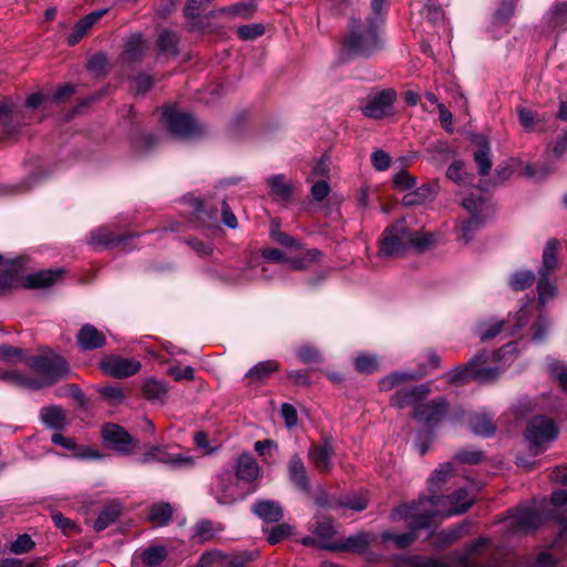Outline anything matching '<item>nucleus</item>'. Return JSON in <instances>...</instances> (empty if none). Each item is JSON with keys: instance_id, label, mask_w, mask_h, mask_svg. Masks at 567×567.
Masks as SVG:
<instances>
[{"instance_id": "obj_1", "label": "nucleus", "mask_w": 567, "mask_h": 567, "mask_svg": "<svg viewBox=\"0 0 567 567\" xmlns=\"http://www.w3.org/2000/svg\"><path fill=\"white\" fill-rule=\"evenodd\" d=\"M382 48L375 20L367 16L361 18H351L348 32L341 41L339 60L342 63L349 62L355 58H370Z\"/></svg>"}, {"instance_id": "obj_2", "label": "nucleus", "mask_w": 567, "mask_h": 567, "mask_svg": "<svg viewBox=\"0 0 567 567\" xmlns=\"http://www.w3.org/2000/svg\"><path fill=\"white\" fill-rule=\"evenodd\" d=\"M433 240L429 234L412 230L404 219L388 226L379 238L378 256L398 258L409 252H423Z\"/></svg>"}, {"instance_id": "obj_3", "label": "nucleus", "mask_w": 567, "mask_h": 567, "mask_svg": "<svg viewBox=\"0 0 567 567\" xmlns=\"http://www.w3.org/2000/svg\"><path fill=\"white\" fill-rule=\"evenodd\" d=\"M426 504L433 505V498H420L411 503H401L395 507L390 518L394 522L399 519H410L409 527L411 530L403 534H394L385 530L381 534L382 542H393L398 549H404L411 546L417 538L416 530L430 527L435 516L433 511L425 507L421 508V506H425Z\"/></svg>"}, {"instance_id": "obj_4", "label": "nucleus", "mask_w": 567, "mask_h": 567, "mask_svg": "<svg viewBox=\"0 0 567 567\" xmlns=\"http://www.w3.org/2000/svg\"><path fill=\"white\" fill-rule=\"evenodd\" d=\"M28 364L41 377H27L18 371L6 372L2 378L23 388L40 390L49 386L70 373L68 362L60 355H37L29 359Z\"/></svg>"}, {"instance_id": "obj_5", "label": "nucleus", "mask_w": 567, "mask_h": 567, "mask_svg": "<svg viewBox=\"0 0 567 567\" xmlns=\"http://www.w3.org/2000/svg\"><path fill=\"white\" fill-rule=\"evenodd\" d=\"M486 363L487 353L482 351L466 364L450 370L445 374L446 381L455 385L464 384L470 381H477L480 383L495 381L501 375L503 369L498 367H486Z\"/></svg>"}, {"instance_id": "obj_6", "label": "nucleus", "mask_w": 567, "mask_h": 567, "mask_svg": "<svg viewBox=\"0 0 567 567\" xmlns=\"http://www.w3.org/2000/svg\"><path fill=\"white\" fill-rule=\"evenodd\" d=\"M476 193H471L470 196L462 200V206L471 215V219L464 221L460 228L458 239L464 241V244H468L473 238V234L494 214V207L489 199L481 190H476Z\"/></svg>"}, {"instance_id": "obj_7", "label": "nucleus", "mask_w": 567, "mask_h": 567, "mask_svg": "<svg viewBox=\"0 0 567 567\" xmlns=\"http://www.w3.org/2000/svg\"><path fill=\"white\" fill-rule=\"evenodd\" d=\"M530 319V310L523 307L514 317V322L508 318L506 320L488 319L481 321L476 327V333L481 341L487 342L506 331L508 336H515L518 330L526 326Z\"/></svg>"}, {"instance_id": "obj_8", "label": "nucleus", "mask_w": 567, "mask_h": 567, "mask_svg": "<svg viewBox=\"0 0 567 567\" xmlns=\"http://www.w3.org/2000/svg\"><path fill=\"white\" fill-rule=\"evenodd\" d=\"M558 426L546 415L532 417L525 430V437L537 450H546L558 437Z\"/></svg>"}, {"instance_id": "obj_9", "label": "nucleus", "mask_w": 567, "mask_h": 567, "mask_svg": "<svg viewBox=\"0 0 567 567\" xmlns=\"http://www.w3.org/2000/svg\"><path fill=\"white\" fill-rule=\"evenodd\" d=\"M163 117L169 131L182 138H194L203 133L202 125L192 114L182 112L174 106H168L163 112Z\"/></svg>"}, {"instance_id": "obj_10", "label": "nucleus", "mask_w": 567, "mask_h": 567, "mask_svg": "<svg viewBox=\"0 0 567 567\" xmlns=\"http://www.w3.org/2000/svg\"><path fill=\"white\" fill-rule=\"evenodd\" d=\"M395 99L396 94L393 90H382L369 94L361 104L360 110L365 117L380 120L392 113Z\"/></svg>"}, {"instance_id": "obj_11", "label": "nucleus", "mask_w": 567, "mask_h": 567, "mask_svg": "<svg viewBox=\"0 0 567 567\" xmlns=\"http://www.w3.org/2000/svg\"><path fill=\"white\" fill-rule=\"evenodd\" d=\"M102 436L106 446L122 454H131L138 444L127 431L114 423L103 426Z\"/></svg>"}, {"instance_id": "obj_12", "label": "nucleus", "mask_w": 567, "mask_h": 567, "mask_svg": "<svg viewBox=\"0 0 567 567\" xmlns=\"http://www.w3.org/2000/svg\"><path fill=\"white\" fill-rule=\"evenodd\" d=\"M101 370L113 378H128L141 370V362L133 359L107 355L100 363Z\"/></svg>"}, {"instance_id": "obj_13", "label": "nucleus", "mask_w": 567, "mask_h": 567, "mask_svg": "<svg viewBox=\"0 0 567 567\" xmlns=\"http://www.w3.org/2000/svg\"><path fill=\"white\" fill-rule=\"evenodd\" d=\"M23 124L25 121L22 112L17 110L11 101L0 102V132L3 137H16Z\"/></svg>"}, {"instance_id": "obj_14", "label": "nucleus", "mask_w": 567, "mask_h": 567, "mask_svg": "<svg viewBox=\"0 0 567 567\" xmlns=\"http://www.w3.org/2000/svg\"><path fill=\"white\" fill-rule=\"evenodd\" d=\"M374 539L375 537L373 534L369 532H359L355 535L347 537L342 542L323 545L321 547L334 551H348L361 555L370 548Z\"/></svg>"}, {"instance_id": "obj_15", "label": "nucleus", "mask_w": 567, "mask_h": 567, "mask_svg": "<svg viewBox=\"0 0 567 567\" xmlns=\"http://www.w3.org/2000/svg\"><path fill=\"white\" fill-rule=\"evenodd\" d=\"M287 477L289 483L293 485L298 492L303 494L310 493L308 470L303 460L297 453L291 455L287 463Z\"/></svg>"}, {"instance_id": "obj_16", "label": "nucleus", "mask_w": 567, "mask_h": 567, "mask_svg": "<svg viewBox=\"0 0 567 567\" xmlns=\"http://www.w3.org/2000/svg\"><path fill=\"white\" fill-rule=\"evenodd\" d=\"M447 412V402L440 398L425 404H419L413 412V416L426 425H433L443 420Z\"/></svg>"}, {"instance_id": "obj_17", "label": "nucleus", "mask_w": 567, "mask_h": 567, "mask_svg": "<svg viewBox=\"0 0 567 567\" xmlns=\"http://www.w3.org/2000/svg\"><path fill=\"white\" fill-rule=\"evenodd\" d=\"M543 524V516L530 508L517 507L511 516L509 528L513 532L529 533Z\"/></svg>"}, {"instance_id": "obj_18", "label": "nucleus", "mask_w": 567, "mask_h": 567, "mask_svg": "<svg viewBox=\"0 0 567 567\" xmlns=\"http://www.w3.org/2000/svg\"><path fill=\"white\" fill-rule=\"evenodd\" d=\"M429 392V388L424 384L403 386L392 394L390 403L392 406L403 409L422 401Z\"/></svg>"}, {"instance_id": "obj_19", "label": "nucleus", "mask_w": 567, "mask_h": 567, "mask_svg": "<svg viewBox=\"0 0 567 567\" xmlns=\"http://www.w3.org/2000/svg\"><path fill=\"white\" fill-rule=\"evenodd\" d=\"M234 472L239 481L252 483L260 475V466L252 454L244 452L236 457Z\"/></svg>"}, {"instance_id": "obj_20", "label": "nucleus", "mask_w": 567, "mask_h": 567, "mask_svg": "<svg viewBox=\"0 0 567 567\" xmlns=\"http://www.w3.org/2000/svg\"><path fill=\"white\" fill-rule=\"evenodd\" d=\"M333 446L324 440L322 444H312L308 451V458L312 465L322 473H327L332 468Z\"/></svg>"}, {"instance_id": "obj_21", "label": "nucleus", "mask_w": 567, "mask_h": 567, "mask_svg": "<svg viewBox=\"0 0 567 567\" xmlns=\"http://www.w3.org/2000/svg\"><path fill=\"white\" fill-rule=\"evenodd\" d=\"M76 342L84 351L100 349L106 344V338L93 324L85 323L76 334Z\"/></svg>"}, {"instance_id": "obj_22", "label": "nucleus", "mask_w": 567, "mask_h": 567, "mask_svg": "<svg viewBox=\"0 0 567 567\" xmlns=\"http://www.w3.org/2000/svg\"><path fill=\"white\" fill-rule=\"evenodd\" d=\"M107 12V9H100L89 14L84 16L80 19L71 33L68 37V44L75 45L78 44L82 38L87 33V31Z\"/></svg>"}, {"instance_id": "obj_23", "label": "nucleus", "mask_w": 567, "mask_h": 567, "mask_svg": "<svg viewBox=\"0 0 567 567\" xmlns=\"http://www.w3.org/2000/svg\"><path fill=\"white\" fill-rule=\"evenodd\" d=\"M53 444L62 446L63 449L71 451L72 454L81 460H95L100 458L101 455L97 451L92 450L89 446L78 445L71 437H66L60 433H54L51 437Z\"/></svg>"}, {"instance_id": "obj_24", "label": "nucleus", "mask_w": 567, "mask_h": 567, "mask_svg": "<svg viewBox=\"0 0 567 567\" xmlns=\"http://www.w3.org/2000/svg\"><path fill=\"white\" fill-rule=\"evenodd\" d=\"M159 463L172 470H189L195 465V458L188 453L174 452L168 446H162Z\"/></svg>"}, {"instance_id": "obj_25", "label": "nucleus", "mask_w": 567, "mask_h": 567, "mask_svg": "<svg viewBox=\"0 0 567 567\" xmlns=\"http://www.w3.org/2000/svg\"><path fill=\"white\" fill-rule=\"evenodd\" d=\"M62 276V270H40L24 277L22 286L27 289L48 288Z\"/></svg>"}, {"instance_id": "obj_26", "label": "nucleus", "mask_w": 567, "mask_h": 567, "mask_svg": "<svg viewBox=\"0 0 567 567\" xmlns=\"http://www.w3.org/2000/svg\"><path fill=\"white\" fill-rule=\"evenodd\" d=\"M455 471V466L452 462H446L440 464L427 478V488L431 493V496H436L443 488V486L447 483V481L452 477Z\"/></svg>"}, {"instance_id": "obj_27", "label": "nucleus", "mask_w": 567, "mask_h": 567, "mask_svg": "<svg viewBox=\"0 0 567 567\" xmlns=\"http://www.w3.org/2000/svg\"><path fill=\"white\" fill-rule=\"evenodd\" d=\"M254 513L266 523H277L284 517L280 504L272 499L257 502L252 507Z\"/></svg>"}, {"instance_id": "obj_28", "label": "nucleus", "mask_w": 567, "mask_h": 567, "mask_svg": "<svg viewBox=\"0 0 567 567\" xmlns=\"http://www.w3.org/2000/svg\"><path fill=\"white\" fill-rule=\"evenodd\" d=\"M40 419L45 426L53 430H63L66 425V415L59 405H48L40 410Z\"/></svg>"}, {"instance_id": "obj_29", "label": "nucleus", "mask_w": 567, "mask_h": 567, "mask_svg": "<svg viewBox=\"0 0 567 567\" xmlns=\"http://www.w3.org/2000/svg\"><path fill=\"white\" fill-rule=\"evenodd\" d=\"M123 507L120 503L112 502L106 505L99 514L94 522L93 528L95 532H102L110 525L115 523L122 515Z\"/></svg>"}, {"instance_id": "obj_30", "label": "nucleus", "mask_w": 567, "mask_h": 567, "mask_svg": "<svg viewBox=\"0 0 567 567\" xmlns=\"http://www.w3.org/2000/svg\"><path fill=\"white\" fill-rule=\"evenodd\" d=\"M174 508L169 503H154L147 514V519L154 526H166L173 518Z\"/></svg>"}, {"instance_id": "obj_31", "label": "nucleus", "mask_w": 567, "mask_h": 567, "mask_svg": "<svg viewBox=\"0 0 567 567\" xmlns=\"http://www.w3.org/2000/svg\"><path fill=\"white\" fill-rule=\"evenodd\" d=\"M470 426L474 434L483 437H489L496 432L492 417L483 413L473 414L470 417Z\"/></svg>"}, {"instance_id": "obj_32", "label": "nucleus", "mask_w": 567, "mask_h": 567, "mask_svg": "<svg viewBox=\"0 0 567 567\" xmlns=\"http://www.w3.org/2000/svg\"><path fill=\"white\" fill-rule=\"evenodd\" d=\"M279 370V363L275 360H266L258 362L246 374L245 378L251 382H262L274 372Z\"/></svg>"}, {"instance_id": "obj_33", "label": "nucleus", "mask_w": 567, "mask_h": 567, "mask_svg": "<svg viewBox=\"0 0 567 567\" xmlns=\"http://www.w3.org/2000/svg\"><path fill=\"white\" fill-rule=\"evenodd\" d=\"M144 396L154 403H164L167 394V388L164 382L148 379L142 386Z\"/></svg>"}, {"instance_id": "obj_34", "label": "nucleus", "mask_w": 567, "mask_h": 567, "mask_svg": "<svg viewBox=\"0 0 567 567\" xmlns=\"http://www.w3.org/2000/svg\"><path fill=\"white\" fill-rule=\"evenodd\" d=\"M120 238L114 236L107 227H100L91 231L87 244L94 248H103L120 243Z\"/></svg>"}, {"instance_id": "obj_35", "label": "nucleus", "mask_w": 567, "mask_h": 567, "mask_svg": "<svg viewBox=\"0 0 567 567\" xmlns=\"http://www.w3.org/2000/svg\"><path fill=\"white\" fill-rule=\"evenodd\" d=\"M558 240L553 238L549 239L543 251V264L538 274L549 275L551 270H554L557 265V249H558Z\"/></svg>"}, {"instance_id": "obj_36", "label": "nucleus", "mask_w": 567, "mask_h": 567, "mask_svg": "<svg viewBox=\"0 0 567 567\" xmlns=\"http://www.w3.org/2000/svg\"><path fill=\"white\" fill-rule=\"evenodd\" d=\"M271 193L280 200L288 202L292 196V186L287 183L286 177L281 174L274 175L267 179Z\"/></svg>"}, {"instance_id": "obj_37", "label": "nucleus", "mask_w": 567, "mask_h": 567, "mask_svg": "<svg viewBox=\"0 0 567 567\" xmlns=\"http://www.w3.org/2000/svg\"><path fill=\"white\" fill-rule=\"evenodd\" d=\"M259 0H247L235 3L229 7L221 8L220 13L240 17L244 19L251 18L256 11L257 2Z\"/></svg>"}, {"instance_id": "obj_38", "label": "nucleus", "mask_w": 567, "mask_h": 567, "mask_svg": "<svg viewBox=\"0 0 567 567\" xmlns=\"http://www.w3.org/2000/svg\"><path fill=\"white\" fill-rule=\"evenodd\" d=\"M537 291L540 305H545L555 297L557 287L555 282L550 280V275L538 274Z\"/></svg>"}, {"instance_id": "obj_39", "label": "nucleus", "mask_w": 567, "mask_h": 567, "mask_svg": "<svg viewBox=\"0 0 567 567\" xmlns=\"http://www.w3.org/2000/svg\"><path fill=\"white\" fill-rule=\"evenodd\" d=\"M177 42L178 37L176 32L164 30L158 35L157 45L161 53L175 56L178 54Z\"/></svg>"}, {"instance_id": "obj_40", "label": "nucleus", "mask_w": 567, "mask_h": 567, "mask_svg": "<svg viewBox=\"0 0 567 567\" xmlns=\"http://www.w3.org/2000/svg\"><path fill=\"white\" fill-rule=\"evenodd\" d=\"M279 271V266L270 262H264L252 266L248 274L245 275L247 279H262L269 281L274 278L275 274Z\"/></svg>"}, {"instance_id": "obj_41", "label": "nucleus", "mask_w": 567, "mask_h": 567, "mask_svg": "<svg viewBox=\"0 0 567 567\" xmlns=\"http://www.w3.org/2000/svg\"><path fill=\"white\" fill-rule=\"evenodd\" d=\"M19 285V269L14 262L0 274V296L7 295L12 288Z\"/></svg>"}, {"instance_id": "obj_42", "label": "nucleus", "mask_w": 567, "mask_h": 567, "mask_svg": "<svg viewBox=\"0 0 567 567\" xmlns=\"http://www.w3.org/2000/svg\"><path fill=\"white\" fill-rule=\"evenodd\" d=\"M421 16L433 25L444 22V11L436 0H427L421 10Z\"/></svg>"}, {"instance_id": "obj_43", "label": "nucleus", "mask_w": 567, "mask_h": 567, "mask_svg": "<svg viewBox=\"0 0 567 567\" xmlns=\"http://www.w3.org/2000/svg\"><path fill=\"white\" fill-rule=\"evenodd\" d=\"M474 161L477 165L480 175L485 176L489 173L492 158L489 154V146L486 142L480 144L477 151L474 153Z\"/></svg>"}, {"instance_id": "obj_44", "label": "nucleus", "mask_w": 567, "mask_h": 567, "mask_svg": "<svg viewBox=\"0 0 567 567\" xmlns=\"http://www.w3.org/2000/svg\"><path fill=\"white\" fill-rule=\"evenodd\" d=\"M547 368L550 377L556 380L561 390L567 393V365L556 359H548Z\"/></svg>"}, {"instance_id": "obj_45", "label": "nucleus", "mask_w": 567, "mask_h": 567, "mask_svg": "<svg viewBox=\"0 0 567 567\" xmlns=\"http://www.w3.org/2000/svg\"><path fill=\"white\" fill-rule=\"evenodd\" d=\"M143 51L144 43L142 37L134 35L127 41L123 52V58L128 62H135L142 58Z\"/></svg>"}, {"instance_id": "obj_46", "label": "nucleus", "mask_w": 567, "mask_h": 567, "mask_svg": "<svg viewBox=\"0 0 567 567\" xmlns=\"http://www.w3.org/2000/svg\"><path fill=\"white\" fill-rule=\"evenodd\" d=\"M417 375L414 373H408V372H394L391 373L384 378H382L379 382V388L382 391H390L396 385L408 381V380H414Z\"/></svg>"}, {"instance_id": "obj_47", "label": "nucleus", "mask_w": 567, "mask_h": 567, "mask_svg": "<svg viewBox=\"0 0 567 567\" xmlns=\"http://www.w3.org/2000/svg\"><path fill=\"white\" fill-rule=\"evenodd\" d=\"M446 177L458 185H467L472 182L473 177L464 171L462 162H453L446 171Z\"/></svg>"}, {"instance_id": "obj_48", "label": "nucleus", "mask_w": 567, "mask_h": 567, "mask_svg": "<svg viewBox=\"0 0 567 567\" xmlns=\"http://www.w3.org/2000/svg\"><path fill=\"white\" fill-rule=\"evenodd\" d=\"M534 280L535 276L533 271L519 270L511 276L508 284L514 290L520 291L530 287Z\"/></svg>"}, {"instance_id": "obj_49", "label": "nucleus", "mask_w": 567, "mask_h": 567, "mask_svg": "<svg viewBox=\"0 0 567 567\" xmlns=\"http://www.w3.org/2000/svg\"><path fill=\"white\" fill-rule=\"evenodd\" d=\"M354 367L357 371L371 374L379 370L378 357L373 354L361 353L355 358Z\"/></svg>"}, {"instance_id": "obj_50", "label": "nucleus", "mask_w": 567, "mask_h": 567, "mask_svg": "<svg viewBox=\"0 0 567 567\" xmlns=\"http://www.w3.org/2000/svg\"><path fill=\"white\" fill-rule=\"evenodd\" d=\"M166 557V549L163 546H153L145 549L142 554V560L145 565L154 567L159 565Z\"/></svg>"}, {"instance_id": "obj_51", "label": "nucleus", "mask_w": 567, "mask_h": 567, "mask_svg": "<svg viewBox=\"0 0 567 567\" xmlns=\"http://www.w3.org/2000/svg\"><path fill=\"white\" fill-rule=\"evenodd\" d=\"M292 534V526L289 524L282 523L274 526L267 536V542L270 545H276L288 538Z\"/></svg>"}, {"instance_id": "obj_52", "label": "nucleus", "mask_w": 567, "mask_h": 567, "mask_svg": "<svg viewBox=\"0 0 567 567\" xmlns=\"http://www.w3.org/2000/svg\"><path fill=\"white\" fill-rule=\"evenodd\" d=\"M35 547V543L31 539L28 534H21L18 538L12 542L9 546V550L12 554L21 555L31 551Z\"/></svg>"}, {"instance_id": "obj_53", "label": "nucleus", "mask_w": 567, "mask_h": 567, "mask_svg": "<svg viewBox=\"0 0 567 567\" xmlns=\"http://www.w3.org/2000/svg\"><path fill=\"white\" fill-rule=\"evenodd\" d=\"M548 328H549L548 319L545 316L539 315L538 318L533 322L532 328H530L533 331L532 340L535 342L544 341L546 338Z\"/></svg>"}, {"instance_id": "obj_54", "label": "nucleus", "mask_w": 567, "mask_h": 567, "mask_svg": "<svg viewBox=\"0 0 567 567\" xmlns=\"http://www.w3.org/2000/svg\"><path fill=\"white\" fill-rule=\"evenodd\" d=\"M265 32V28L262 24L252 23L241 25L237 29V34L241 40L251 41L262 35Z\"/></svg>"}, {"instance_id": "obj_55", "label": "nucleus", "mask_w": 567, "mask_h": 567, "mask_svg": "<svg viewBox=\"0 0 567 567\" xmlns=\"http://www.w3.org/2000/svg\"><path fill=\"white\" fill-rule=\"evenodd\" d=\"M270 236L276 243L285 247L291 249H298L300 247L299 243L293 237H290L288 234L281 231L278 226H271Z\"/></svg>"}, {"instance_id": "obj_56", "label": "nucleus", "mask_w": 567, "mask_h": 567, "mask_svg": "<svg viewBox=\"0 0 567 567\" xmlns=\"http://www.w3.org/2000/svg\"><path fill=\"white\" fill-rule=\"evenodd\" d=\"M517 0H502L499 8L495 13V19L499 23H505L512 18L515 11Z\"/></svg>"}, {"instance_id": "obj_57", "label": "nucleus", "mask_w": 567, "mask_h": 567, "mask_svg": "<svg viewBox=\"0 0 567 567\" xmlns=\"http://www.w3.org/2000/svg\"><path fill=\"white\" fill-rule=\"evenodd\" d=\"M213 0H188L184 8V16L188 20H194L200 16V10L205 9Z\"/></svg>"}, {"instance_id": "obj_58", "label": "nucleus", "mask_w": 567, "mask_h": 567, "mask_svg": "<svg viewBox=\"0 0 567 567\" xmlns=\"http://www.w3.org/2000/svg\"><path fill=\"white\" fill-rule=\"evenodd\" d=\"M483 457V452L478 450H461L454 455V460L464 464H478Z\"/></svg>"}, {"instance_id": "obj_59", "label": "nucleus", "mask_w": 567, "mask_h": 567, "mask_svg": "<svg viewBox=\"0 0 567 567\" xmlns=\"http://www.w3.org/2000/svg\"><path fill=\"white\" fill-rule=\"evenodd\" d=\"M393 184L399 190H408L416 185V179L406 171H400L393 176Z\"/></svg>"}, {"instance_id": "obj_60", "label": "nucleus", "mask_w": 567, "mask_h": 567, "mask_svg": "<svg viewBox=\"0 0 567 567\" xmlns=\"http://www.w3.org/2000/svg\"><path fill=\"white\" fill-rule=\"evenodd\" d=\"M559 559L548 551H540L535 559L527 563V567H555Z\"/></svg>"}, {"instance_id": "obj_61", "label": "nucleus", "mask_w": 567, "mask_h": 567, "mask_svg": "<svg viewBox=\"0 0 567 567\" xmlns=\"http://www.w3.org/2000/svg\"><path fill=\"white\" fill-rule=\"evenodd\" d=\"M550 505L553 507L550 516L567 527V516H561L563 512H567V498H550Z\"/></svg>"}, {"instance_id": "obj_62", "label": "nucleus", "mask_w": 567, "mask_h": 567, "mask_svg": "<svg viewBox=\"0 0 567 567\" xmlns=\"http://www.w3.org/2000/svg\"><path fill=\"white\" fill-rule=\"evenodd\" d=\"M0 360L6 362H19L23 360V351L12 346L0 347Z\"/></svg>"}, {"instance_id": "obj_63", "label": "nucleus", "mask_w": 567, "mask_h": 567, "mask_svg": "<svg viewBox=\"0 0 567 567\" xmlns=\"http://www.w3.org/2000/svg\"><path fill=\"white\" fill-rule=\"evenodd\" d=\"M551 23L553 27H558L567 20V0L557 2L551 11Z\"/></svg>"}, {"instance_id": "obj_64", "label": "nucleus", "mask_w": 567, "mask_h": 567, "mask_svg": "<svg viewBox=\"0 0 567 567\" xmlns=\"http://www.w3.org/2000/svg\"><path fill=\"white\" fill-rule=\"evenodd\" d=\"M296 353L300 361L303 363H315L320 361L319 351L310 346L300 347Z\"/></svg>"}]
</instances>
